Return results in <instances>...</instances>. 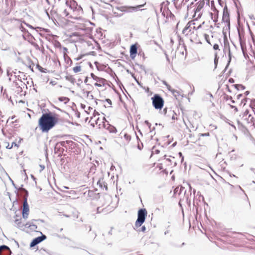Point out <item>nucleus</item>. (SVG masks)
<instances>
[{
	"mask_svg": "<svg viewBox=\"0 0 255 255\" xmlns=\"http://www.w3.org/2000/svg\"><path fill=\"white\" fill-rule=\"evenodd\" d=\"M195 2H192L187 6V14L198 20L203 14L204 7L209 6L210 0H194Z\"/></svg>",
	"mask_w": 255,
	"mask_h": 255,
	"instance_id": "f257e3e1",
	"label": "nucleus"
},
{
	"mask_svg": "<svg viewBox=\"0 0 255 255\" xmlns=\"http://www.w3.org/2000/svg\"><path fill=\"white\" fill-rule=\"evenodd\" d=\"M58 122V119L56 116L49 112L42 114L39 119L38 126L42 132H48Z\"/></svg>",
	"mask_w": 255,
	"mask_h": 255,
	"instance_id": "f03ea898",
	"label": "nucleus"
},
{
	"mask_svg": "<svg viewBox=\"0 0 255 255\" xmlns=\"http://www.w3.org/2000/svg\"><path fill=\"white\" fill-rule=\"evenodd\" d=\"M147 216V211L145 209H140L138 210L137 213V219L135 223V228L137 231L140 232H145L146 228L144 226L141 227V228L137 229L144 222L146 217Z\"/></svg>",
	"mask_w": 255,
	"mask_h": 255,
	"instance_id": "7ed1b4c3",
	"label": "nucleus"
},
{
	"mask_svg": "<svg viewBox=\"0 0 255 255\" xmlns=\"http://www.w3.org/2000/svg\"><path fill=\"white\" fill-rule=\"evenodd\" d=\"M69 10L65 9L62 12V15L68 18H71L75 19H80L81 18L80 15L82 13V10L80 6L78 8L76 7L75 9H73L71 6H70Z\"/></svg>",
	"mask_w": 255,
	"mask_h": 255,
	"instance_id": "20e7f679",
	"label": "nucleus"
},
{
	"mask_svg": "<svg viewBox=\"0 0 255 255\" xmlns=\"http://www.w3.org/2000/svg\"><path fill=\"white\" fill-rule=\"evenodd\" d=\"M152 105L155 109L161 110L164 105L163 99L158 94H155L152 98Z\"/></svg>",
	"mask_w": 255,
	"mask_h": 255,
	"instance_id": "39448f33",
	"label": "nucleus"
},
{
	"mask_svg": "<svg viewBox=\"0 0 255 255\" xmlns=\"http://www.w3.org/2000/svg\"><path fill=\"white\" fill-rule=\"evenodd\" d=\"M143 5H138L136 6H117L115 8L117 10H120L124 12H131L138 10L140 7H142Z\"/></svg>",
	"mask_w": 255,
	"mask_h": 255,
	"instance_id": "423d86ee",
	"label": "nucleus"
},
{
	"mask_svg": "<svg viewBox=\"0 0 255 255\" xmlns=\"http://www.w3.org/2000/svg\"><path fill=\"white\" fill-rule=\"evenodd\" d=\"M91 78H92L96 82L94 84V85L96 87H101L104 86L106 84V80L103 78L99 77L96 76L94 73H91L90 74Z\"/></svg>",
	"mask_w": 255,
	"mask_h": 255,
	"instance_id": "0eeeda50",
	"label": "nucleus"
},
{
	"mask_svg": "<svg viewBox=\"0 0 255 255\" xmlns=\"http://www.w3.org/2000/svg\"><path fill=\"white\" fill-rule=\"evenodd\" d=\"M222 21L225 23H226L227 25L229 27H230V16H229V13L228 12L227 7L226 6L223 9Z\"/></svg>",
	"mask_w": 255,
	"mask_h": 255,
	"instance_id": "6e6552de",
	"label": "nucleus"
},
{
	"mask_svg": "<svg viewBox=\"0 0 255 255\" xmlns=\"http://www.w3.org/2000/svg\"><path fill=\"white\" fill-rule=\"evenodd\" d=\"M243 118L245 121H246L248 124H253V125H255L254 118L251 114H249L248 110H246L244 113Z\"/></svg>",
	"mask_w": 255,
	"mask_h": 255,
	"instance_id": "1a4fd4ad",
	"label": "nucleus"
},
{
	"mask_svg": "<svg viewBox=\"0 0 255 255\" xmlns=\"http://www.w3.org/2000/svg\"><path fill=\"white\" fill-rule=\"evenodd\" d=\"M46 239V236L44 235H42L41 236L38 237L34 239L30 244V247L31 248L34 247L37 244H39L44 240Z\"/></svg>",
	"mask_w": 255,
	"mask_h": 255,
	"instance_id": "9d476101",
	"label": "nucleus"
},
{
	"mask_svg": "<svg viewBox=\"0 0 255 255\" xmlns=\"http://www.w3.org/2000/svg\"><path fill=\"white\" fill-rule=\"evenodd\" d=\"M192 25H195V23L192 21H189L187 23L184 28L182 30V33L185 35H188L191 33Z\"/></svg>",
	"mask_w": 255,
	"mask_h": 255,
	"instance_id": "9b49d317",
	"label": "nucleus"
},
{
	"mask_svg": "<svg viewBox=\"0 0 255 255\" xmlns=\"http://www.w3.org/2000/svg\"><path fill=\"white\" fill-rule=\"evenodd\" d=\"M36 221V220L34 219L31 220V221L26 223L24 226L26 228H29L31 230L35 231L37 229V226L34 224V222ZM37 221H40L42 222H43V221L42 220H38Z\"/></svg>",
	"mask_w": 255,
	"mask_h": 255,
	"instance_id": "f8f14e48",
	"label": "nucleus"
},
{
	"mask_svg": "<svg viewBox=\"0 0 255 255\" xmlns=\"http://www.w3.org/2000/svg\"><path fill=\"white\" fill-rule=\"evenodd\" d=\"M10 249L5 245L0 246V255H11Z\"/></svg>",
	"mask_w": 255,
	"mask_h": 255,
	"instance_id": "ddd939ff",
	"label": "nucleus"
},
{
	"mask_svg": "<svg viewBox=\"0 0 255 255\" xmlns=\"http://www.w3.org/2000/svg\"><path fill=\"white\" fill-rule=\"evenodd\" d=\"M107 123H104L103 124V127L104 128L107 129L111 133H116L117 132L116 128L113 126L111 125L109 123L106 121Z\"/></svg>",
	"mask_w": 255,
	"mask_h": 255,
	"instance_id": "4468645a",
	"label": "nucleus"
},
{
	"mask_svg": "<svg viewBox=\"0 0 255 255\" xmlns=\"http://www.w3.org/2000/svg\"><path fill=\"white\" fill-rule=\"evenodd\" d=\"M19 29L23 33L22 36L23 37L26 39V37H33L31 34L26 30V29L22 25V23H21L20 26H19Z\"/></svg>",
	"mask_w": 255,
	"mask_h": 255,
	"instance_id": "2eb2a0df",
	"label": "nucleus"
},
{
	"mask_svg": "<svg viewBox=\"0 0 255 255\" xmlns=\"http://www.w3.org/2000/svg\"><path fill=\"white\" fill-rule=\"evenodd\" d=\"M130 57L131 59H134L137 52V46L135 44H132L130 48Z\"/></svg>",
	"mask_w": 255,
	"mask_h": 255,
	"instance_id": "dca6fc26",
	"label": "nucleus"
},
{
	"mask_svg": "<svg viewBox=\"0 0 255 255\" xmlns=\"http://www.w3.org/2000/svg\"><path fill=\"white\" fill-rule=\"evenodd\" d=\"M106 121V120L104 117L101 120H100V118L98 117L94 120L95 124L99 127V128H103V124L104 123H107Z\"/></svg>",
	"mask_w": 255,
	"mask_h": 255,
	"instance_id": "f3484780",
	"label": "nucleus"
},
{
	"mask_svg": "<svg viewBox=\"0 0 255 255\" xmlns=\"http://www.w3.org/2000/svg\"><path fill=\"white\" fill-rule=\"evenodd\" d=\"M97 184L99 186L101 189L105 190L106 191L107 190V183L105 182L103 178H100L98 180Z\"/></svg>",
	"mask_w": 255,
	"mask_h": 255,
	"instance_id": "a211bd4d",
	"label": "nucleus"
},
{
	"mask_svg": "<svg viewBox=\"0 0 255 255\" xmlns=\"http://www.w3.org/2000/svg\"><path fill=\"white\" fill-rule=\"evenodd\" d=\"M184 192V195L186 196V200H188V195L186 196L185 195V194H186V191L185 190V188L184 187H183L182 186H181L180 187H176L174 190V194H178V195H180L181 192Z\"/></svg>",
	"mask_w": 255,
	"mask_h": 255,
	"instance_id": "6ab92c4d",
	"label": "nucleus"
},
{
	"mask_svg": "<svg viewBox=\"0 0 255 255\" xmlns=\"http://www.w3.org/2000/svg\"><path fill=\"white\" fill-rule=\"evenodd\" d=\"M103 199L105 201L104 205H109L111 202V197L108 194L104 195L101 200Z\"/></svg>",
	"mask_w": 255,
	"mask_h": 255,
	"instance_id": "aec40b11",
	"label": "nucleus"
},
{
	"mask_svg": "<svg viewBox=\"0 0 255 255\" xmlns=\"http://www.w3.org/2000/svg\"><path fill=\"white\" fill-rule=\"evenodd\" d=\"M29 206L27 202V198H25L23 203L22 212H29Z\"/></svg>",
	"mask_w": 255,
	"mask_h": 255,
	"instance_id": "412c9836",
	"label": "nucleus"
},
{
	"mask_svg": "<svg viewBox=\"0 0 255 255\" xmlns=\"http://www.w3.org/2000/svg\"><path fill=\"white\" fill-rule=\"evenodd\" d=\"M66 79L70 82L71 83H72L73 84H74L75 82V78L73 77V76L72 75H67L66 76Z\"/></svg>",
	"mask_w": 255,
	"mask_h": 255,
	"instance_id": "4be33fe9",
	"label": "nucleus"
},
{
	"mask_svg": "<svg viewBox=\"0 0 255 255\" xmlns=\"http://www.w3.org/2000/svg\"><path fill=\"white\" fill-rule=\"evenodd\" d=\"M58 100L60 102H63L65 104H67L69 101V99L66 97H60Z\"/></svg>",
	"mask_w": 255,
	"mask_h": 255,
	"instance_id": "5701e85b",
	"label": "nucleus"
},
{
	"mask_svg": "<svg viewBox=\"0 0 255 255\" xmlns=\"http://www.w3.org/2000/svg\"><path fill=\"white\" fill-rule=\"evenodd\" d=\"M21 219H15L14 221V222L15 224L16 225V227L20 228L23 227V225L21 224Z\"/></svg>",
	"mask_w": 255,
	"mask_h": 255,
	"instance_id": "b1692460",
	"label": "nucleus"
},
{
	"mask_svg": "<svg viewBox=\"0 0 255 255\" xmlns=\"http://www.w3.org/2000/svg\"><path fill=\"white\" fill-rule=\"evenodd\" d=\"M219 57L218 56V54L217 52L215 53V58H214V64H215V69L217 68L218 60Z\"/></svg>",
	"mask_w": 255,
	"mask_h": 255,
	"instance_id": "393cba45",
	"label": "nucleus"
},
{
	"mask_svg": "<svg viewBox=\"0 0 255 255\" xmlns=\"http://www.w3.org/2000/svg\"><path fill=\"white\" fill-rule=\"evenodd\" d=\"M233 86L235 87V88L237 89L238 90H244L245 89V87L241 84H236L234 85Z\"/></svg>",
	"mask_w": 255,
	"mask_h": 255,
	"instance_id": "a878e982",
	"label": "nucleus"
},
{
	"mask_svg": "<svg viewBox=\"0 0 255 255\" xmlns=\"http://www.w3.org/2000/svg\"><path fill=\"white\" fill-rule=\"evenodd\" d=\"M7 75L9 77V80L10 81H12L14 78L12 72H10L9 70H7Z\"/></svg>",
	"mask_w": 255,
	"mask_h": 255,
	"instance_id": "bb28decb",
	"label": "nucleus"
},
{
	"mask_svg": "<svg viewBox=\"0 0 255 255\" xmlns=\"http://www.w3.org/2000/svg\"><path fill=\"white\" fill-rule=\"evenodd\" d=\"M211 18L214 22H216L218 21V16L216 13H211Z\"/></svg>",
	"mask_w": 255,
	"mask_h": 255,
	"instance_id": "cd10ccee",
	"label": "nucleus"
},
{
	"mask_svg": "<svg viewBox=\"0 0 255 255\" xmlns=\"http://www.w3.org/2000/svg\"><path fill=\"white\" fill-rule=\"evenodd\" d=\"M36 68L41 72L42 73H46L47 70L46 69L42 68L39 64L36 65Z\"/></svg>",
	"mask_w": 255,
	"mask_h": 255,
	"instance_id": "c85d7f7f",
	"label": "nucleus"
},
{
	"mask_svg": "<svg viewBox=\"0 0 255 255\" xmlns=\"http://www.w3.org/2000/svg\"><path fill=\"white\" fill-rule=\"evenodd\" d=\"M171 93L176 99L178 97H179L180 95L179 92L178 91L174 89L173 90Z\"/></svg>",
	"mask_w": 255,
	"mask_h": 255,
	"instance_id": "c756f323",
	"label": "nucleus"
},
{
	"mask_svg": "<svg viewBox=\"0 0 255 255\" xmlns=\"http://www.w3.org/2000/svg\"><path fill=\"white\" fill-rule=\"evenodd\" d=\"M73 70L75 73H77L81 70V67L80 66H77L73 68Z\"/></svg>",
	"mask_w": 255,
	"mask_h": 255,
	"instance_id": "7c9ffc66",
	"label": "nucleus"
},
{
	"mask_svg": "<svg viewBox=\"0 0 255 255\" xmlns=\"http://www.w3.org/2000/svg\"><path fill=\"white\" fill-rule=\"evenodd\" d=\"M13 80L18 81V82H19V81H22L21 76L20 75H14V78H13Z\"/></svg>",
	"mask_w": 255,
	"mask_h": 255,
	"instance_id": "2f4dec72",
	"label": "nucleus"
},
{
	"mask_svg": "<svg viewBox=\"0 0 255 255\" xmlns=\"http://www.w3.org/2000/svg\"><path fill=\"white\" fill-rule=\"evenodd\" d=\"M24 87L27 88V86L25 84V83L23 82L22 81H19V88H20V89H23Z\"/></svg>",
	"mask_w": 255,
	"mask_h": 255,
	"instance_id": "473e14b6",
	"label": "nucleus"
},
{
	"mask_svg": "<svg viewBox=\"0 0 255 255\" xmlns=\"http://www.w3.org/2000/svg\"><path fill=\"white\" fill-rule=\"evenodd\" d=\"M12 86L13 87H15L16 89L17 88H19V81L18 82V81H14V80H12Z\"/></svg>",
	"mask_w": 255,
	"mask_h": 255,
	"instance_id": "72a5a7b5",
	"label": "nucleus"
},
{
	"mask_svg": "<svg viewBox=\"0 0 255 255\" xmlns=\"http://www.w3.org/2000/svg\"><path fill=\"white\" fill-rule=\"evenodd\" d=\"M93 117H92L91 118V120L92 121H94L96 119H97V118H96V116H99V114L98 113V112H97L96 110H94V114H93Z\"/></svg>",
	"mask_w": 255,
	"mask_h": 255,
	"instance_id": "f704fd0d",
	"label": "nucleus"
},
{
	"mask_svg": "<svg viewBox=\"0 0 255 255\" xmlns=\"http://www.w3.org/2000/svg\"><path fill=\"white\" fill-rule=\"evenodd\" d=\"M124 138L127 141H130V139H131V137H130V135H129L128 134V133H125L124 134Z\"/></svg>",
	"mask_w": 255,
	"mask_h": 255,
	"instance_id": "c9c22d12",
	"label": "nucleus"
},
{
	"mask_svg": "<svg viewBox=\"0 0 255 255\" xmlns=\"http://www.w3.org/2000/svg\"><path fill=\"white\" fill-rule=\"evenodd\" d=\"M228 56H229V60L228 61V64L225 68V69H226L228 67V66H229V64H230V62L231 61V51H230V50L229 49V54H228Z\"/></svg>",
	"mask_w": 255,
	"mask_h": 255,
	"instance_id": "e433bc0d",
	"label": "nucleus"
},
{
	"mask_svg": "<svg viewBox=\"0 0 255 255\" xmlns=\"http://www.w3.org/2000/svg\"><path fill=\"white\" fill-rule=\"evenodd\" d=\"M70 141H68V140H66V141H61L59 143L62 146H65L66 145V144H68L69 142H70Z\"/></svg>",
	"mask_w": 255,
	"mask_h": 255,
	"instance_id": "4c0bfd02",
	"label": "nucleus"
},
{
	"mask_svg": "<svg viewBox=\"0 0 255 255\" xmlns=\"http://www.w3.org/2000/svg\"><path fill=\"white\" fill-rule=\"evenodd\" d=\"M204 38L206 40V41L209 43L210 44V41H209V36L207 34H204Z\"/></svg>",
	"mask_w": 255,
	"mask_h": 255,
	"instance_id": "58836bf2",
	"label": "nucleus"
},
{
	"mask_svg": "<svg viewBox=\"0 0 255 255\" xmlns=\"http://www.w3.org/2000/svg\"><path fill=\"white\" fill-rule=\"evenodd\" d=\"M28 213H29V212H26V213L22 212L23 218H24V219H26L28 218Z\"/></svg>",
	"mask_w": 255,
	"mask_h": 255,
	"instance_id": "ea45409f",
	"label": "nucleus"
},
{
	"mask_svg": "<svg viewBox=\"0 0 255 255\" xmlns=\"http://www.w3.org/2000/svg\"><path fill=\"white\" fill-rule=\"evenodd\" d=\"M209 135L210 133L209 132L200 134V136H209Z\"/></svg>",
	"mask_w": 255,
	"mask_h": 255,
	"instance_id": "a19ab883",
	"label": "nucleus"
},
{
	"mask_svg": "<svg viewBox=\"0 0 255 255\" xmlns=\"http://www.w3.org/2000/svg\"><path fill=\"white\" fill-rule=\"evenodd\" d=\"M225 99L226 100V101L232 100V97L231 96H228V95H225L224 97Z\"/></svg>",
	"mask_w": 255,
	"mask_h": 255,
	"instance_id": "79ce46f5",
	"label": "nucleus"
},
{
	"mask_svg": "<svg viewBox=\"0 0 255 255\" xmlns=\"http://www.w3.org/2000/svg\"><path fill=\"white\" fill-rule=\"evenodd\" d=\"M166 87L169 91H170L171 92H172L173 89H172V87L169 84H168Z\"/></svg>",
	"mask_w": 255,
	"mask_h": 255,
	"instance_id": "37998d69",
	"label": "nucleus"
},
{
	"mask_svg": "<svg viewBox=\"0 0 255 255\" xmlns=\"http://www.w3.org/2000/svg\"><path fill=\"white\" fill-rule=\"evenodd\" d=\"M23 23H24L25 25H26L27 27L31 28L32 29H34L35 28L32 26H31V25L30 24H28L27 23H26V22H23Z\"/></svg>",
	"mask_w": 255,
	"mask_h": 255,
	"instance_id": "c03bdc74",
	"label": "nucleus"
},
{
	"mask_svg": "<svg viewBox=\"0 0 255 255\" xmlns=\"http://www.w3.org/2000/svg\"><path fill=\"white\" fill-rule=\"evenodd\" d=\"M213 49L215 50L219 49V45L218 44H215L213 46Z\"/></svg>",
	"mask_w": 255,
	"mask_h": 255,
	"instance_id": "a18cd8bd",
	"label": "nucleus"
},
{
	"mask_svg": "<svg viewBox=\"0 0 255 255\" xmlns=\"http://www.w3.org/2000/svg\"><path fill=\"white\" fill-rule=\"evenodd\" d=\"M106 101L109 104L110 107L112 105V101L110 99H107Z\"/></svg>",
	"mask_w": 255,
	"mask_h": 255,
	"instance_id": "49530a36",
	"label": "nucleus"
},
{
	"mask_svg": "<svg viewBox=\"0 0 255 255\" xmlns=\"http://www.w3.org/2000/svg\"><path fill=\"white\" fill-rule=\"evenodd\" d=\"M63 50L64 55L65 56L66 54V52H67L68 49L66 47H63Z\"/></svg>",
	"mask_w": 255,
	"mask_h": 255,
	"instance_id": "de8ad7c7",
	"label": "nucleus"
},
{
	"mask_svg": "<svg viewBox=\"0 0 255 255\" xmlns=\"http://www.w3.org/2000/svg\"><path fill=\"white\" fill-rule=\"evenodd\" d=\"M178 154H179V156L180 157H181V162H183V161L184 160V157L183 156L182 153L180 152H179Z\"/></svg>",
	"mask_w": 255,
	"mask_h": 255,
	"instance_id": "09e8293b",
	"label": "nucleus"
},
{
	"mask_svg": "<svg viewBox=\"0 0 255 255\" xmlns=\"http://www.w3.org/2000/svg\"><path fill=\"white\" fill-rule=\"evenodd\" d=\"M34 66V64L33 63H31L29 66V68L32 71H33V67Z\"/></svg>",
	"mask_w": 255,
	"mask_h": 255,
	"instance_id": "8fccbe9b",
	"label": "nucleus"
},
{
	"mask_svg": "<svg viewBox=\"0 0 255 255\" xmlns=\"http://www.w3.org/2000/svg\"><path fill=\"white\" fill-rule=\"evenodd\" d=\"M97 213H100L102 211H103V209L101 210V208L100 207H98L97 209Z\"/></svg>",
	"mask_w": 255,
	"mask_h": 255,
	"instance_id": "3c124183",
	"label": "nucleus"
},
{
	"mask_svg": "<svg viewBox=\"0 0 255 255\" xmlns=\"http://www.w3.org/2000/svg\"><path fill=\"white\" fill-rule=\"evenodd\" d=\"M6 148L7 149H11L12 148V145H9V144L8 143L7 145L6 146Z\"/></svg>",
	"mask_w": 255,
	"mask_h": 255,
	"instance_id": "603ef678",
	"label": "nucleus"
},
{
	"mask_svg": "<svg viewBox=\"0 0 255 255\" xmlns=\"http://www.w3.org/2000/svg\"><path fill=\"white\" fill-rule=\"evenodd\" d=\"M145 123L149 127V128H150L151 124L147 121H145Z\"/></svg>",
	"mask_w": 255,
	"mask_h": 255,
	"instance_id": "864d4df0",
	"label": "nucleus"
},
{
	"mask_svg": "<svg viewBox=\"0 0 255 255\" xmlns=\"http://www.w3.org/2000/svg\"><path fill=\"white\" fill-rule=\"evenodd\" d=\"M11 145H12V146H14L18 147V146H19L18 144H17L16 143H15V142H12L11 143Z\"/></svg>",
	"mask_w": 255,
	"mask_h": 255,
	"instance_id": "5fc2aeb1",
	"label": "nucleus"
},
{
	"mask_svg": "<svg viewBox=\"0 0 255 255\" xmlns=\"http://www.w3.org/2000/svg\"><path fill=\"white\" fill-rule=\"evenodd\" d=\"M17 91L18 93L22 92V89H20V88H17Z\"/></svg>",
	"mask_w": 255,
	"mask_h": 255,
	"instance_id": "6e6d98bb",
	"label": "nucleus"
},
{
	"mask_svg": "<svg viewBox=\"0 0 255 255\" xmlns=\"http://www.w3.org/2000/svg\"><path fill=\"white\" fill-rule=\"evenodd\" d=\"M229 82L230 83H234V79H233V78H230V79H229Z\"/></svg>",
	"mask_w": 255,
	"mask_h": 255,
	"instance_id": "4d7b16f0",
	"label": "nucleus"
},
{
	"mask_svg": "<svg viewBox=\"0 0 255 255\" xmlns=\"http://www.w3.org/2000/svg\"><path fill=\"white\" fill-rule=\"evenodd\" d=\"M143 147V144H141V146H140V145H137V148L139 149V150H141Z\"/></svg>",
	"mask_w": 255,
	"mask_h": 255,
	"instance_id": "13d9d810",
	"label": "nucleus"
},
{
	"mask_svg": "<svg viewBox=\"0 0 255 255\" xmlns=\"http://www.w3.org/2000/svg\"><path fill=\"white\" fill-rule=\"evenodd\" d=\"M162 82L165 86L168 84L165 81H162Z\"/></svg>",
	"mask_w": 255,
	"mask_h": 255,
	"instance_id": "bf43d9fd",
	"label": "nucleus"
},
{
	"mask_svg": "<svg viewBox=\"0 0 255 255\" xmlns=\"http://www.w3.org/2000/svg\"><path fill=\"white\" fill-rule=\"evenodd\" d=\"M88 81V78L87 77H86L84 80V83L86 84L87 83Z\"/></svg>",
	"mask_w": 255,
	"mask_h": 255,
	"instance_id": "052dcab7",
	"label": "nucleus"
},
{
	"mask_svg": "<svg viewBox=\"0 0 255 255\" xmlns=\"http://www.w3.org/2000/svg\"><path fill=\"white\" fill-rule=\"evenodd\" d=\"M226 89L229 92H231L230 88H229V87L228 85H226Z\"/></svg>",
	"mask_w": 255,
	"mask_h": 255,
	"instance_id": "680f3d73",
	"label": "nucleus"
},
{
	"mask_svg": "<svg viewBox=\"0 0 255 255\" xmlns=\"http://www.w3.org/2000/svg\"><path fill=\"white\" fill-rule=\"evenodd\" d=\"M136 81V83H137V84L140 86V87H141V84L136 79H135Z\"/></svg>",
	"mask_w": 255,
	"mask_h": 255,
	"instance_id": "e2e57ef3",
	"label": "nucleus"
},
{
	"mask_svg": "<svg viewBox=\"0 0 255 255\" xmlns=\"http://www.w3.org/2000/svg\"><path fill=\"white\" fill-rule=\"evenodd\" d=\"M12 72L13 76H14V75H17V72L16 71H11Z\"/></svg>",
	"mask_w": 255,
	"mask_h": 255,
	"instance_id": "0e129e2a",
	"label": "nucleus"
},
{
	"mask_svg": "<svg viewBox=\"0 0 255 255\" xmlns=\"http://www.w3.org/2000/svg\"><path fill=\"white\" fill-rule=\"evenodd\" d=\"M40 167H41L42 170H43L45 168V166L44 165H40Z\"/></svg>",
	"mask_w": 255,
	"mask_h": 255,
	"instance_id": "69168bd1",
	"label": "nucleus"
},
{
	"mask_svg": "<svg viewBox=\"0 0 255 255\" xmlns=\"http://www.w3.org/2000/svg\"><path fill=\"white\" fill-rule=\"evenodd\" d=\"M108 234L112 235V229L110 230V231L108 232Z\"/></svg>",
	"mask_w": 255,
	"mask_h": 255,
	"instance_id": "338daca9",
	"label": "nucleus"
},
{
	"mask_svg": "<svg viewBox=\"0 0 255 255\" xmlns=\"http://www.w3.org/2000/svg\"><path fill=\"white\" fill-rule=\"evenodd\" d=\"M81 107L83 108V109H85V107H86V106L84 104H81Z\"/></svg>",
	"mask_w": 255,
	"mask_h": 255,
	"instance_id": "774afa93",
	"label": "nucleus"
}]
</instances>
